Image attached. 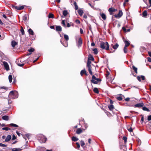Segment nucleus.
Listing matches in <instances>:
<instances>
[{"label": "nucleus", "instance_id": "nucleus-1", "mask_svg": "<svg viewBox=\"0 0 151 151\" xmlns=\"http://www.w3.org/2000/svg\"><path fill=\"white\" fill-rule=\"evenodd\" d=\"M9 96L11 98L14 99L18 97V93L17 91H11L9 93Z\"/></svg>", "mask_w": 151, "mask_h": 151}, {"label": "nucleus", "instance_id": "nucleus-2", "mask_svg": "<svg viewBox=\"0 0 151 151\" xmlns=\"http://www.w3.org/2000/svg\"><path fill=\"white\" fill-rule=\"evenodd\" d=\"M100 47L103 49L109 50V45L108 43L106 42H102L100 43Z\"/></svg>", "mask_w": 151, "mask_h": 151}, {"label": "nucleus", "instance_id": "nucleus-3", "mask_svg": "<svg viewBox=\"0 0 151 151\" xmlns=\"http://www.w3.org/2000/svg\"><path fill=\"white\" fill-rule=\"evenodd\" d=\"M46 138L44 135L40 134L38 137V139L41 143H45L46 140Z\"/></svg>", "mask_w": 151, "mask_h": 151}, {"label": "nucleus", "instance_id": "nucleus-4", "mask_svg": "<svg viewBox=\"0 0 151 151\" xmlns=\"http://www.w3.org/2000/svg\"><path fill=\"white\" fill-rule=\"evenodd\" d=\"M24 60L23 58H21L17 59L16 62L18 66L22 67L24 65Z\"/></svg>", "mask_w": 151, "mask_h": 151}, {"label": "nucleus", "instance_id": "nucleus-5", "mask_svg": "<svg viewBox=\"0 0 151 151\" xmlns=\"http://www.w3.org/2000/svg\"><path fill=\"white\" fill-rule=\"evenodd\" d=\"M82 44V41L81 38V37H79L78 39V44H77V46L78 48H80Z\"/></svg>", "mask_w": 151, "mask_h": 151}, {"label": "nucleus", "instance_id": "nucleus-6", "mask_svg": "<svg viewBox=\"0 0 151 151\" xmlns=\"http://www.w3.org/2000/svg\"><path fill=\"white\" fill-rule=\"evenodd\" d=\"M3 64L5 69L7 70H8L9 69V67L7 63L6 62H4Z\"/></svg>", "mask_w": 151, "mask_h": 151}, {"label": "nucleus", "instance_id": "nucleus-7", "mask_svg": "<svg viewBox=\"0 0 151 151\" xmlns=\"http://www.w3.org/2000/svg\"><path fill=\"white\" fill-rule=\"evenodd\" d=\"M137 78L138 80L139 81H141V78L142 80H144L145 79V77L144 76H137Z\"/></svg>", "mask_w": 151, "mask_h": 151}, {"label": "nucleus", "instance_id": "nucleus-8", "mask_svg": "<svg viewBox=\"0 0 151 151\" xmlns=\"http://www.w3.org/2000/svg\"><path fill=\"white\" fill-rule=\"evenodd\" d=\"M144 105L143 103H140L134 105V106L137 107H141L143 106Z\"/></svg>", "mask_w": 151, "mask_h": 151}, {"label": "nucleus", "instance_id": "nucleus-9", "mask_svg": "<svg viewBox=\"0 0 151 151\" xmlns=\"http://www.w3.org/2000/svg\"><path fill=\"white\" fill-rule=\"evenodd\" d=\"M24 6H15V8L17 10H20L23 9L24 8Z\"/></svg>", "mask_w": 151, "mask_h": 151}, {"label": "nucleus", "instance_id": "nucleus-10", "mask_svg": "<svg viewBox=\"0 0 151 151\" xmlns=\"http://www.w3.org/2000/svg\"><path fill=\"white\" fill-rule=\"evenodd\" d=\"M123 13L122 11L121 10H119L118 14H117V15L115 16V17H120L122 15Z\"/></svg>", "mask_w": 151, "mask_h": 151}, {"label": "nucleus", "instance_id": "nucleus-11", "mask_svg": "<svg viewBox=\"0 0 151 151\" xmlns=\"http://www.w3.org/2000/svg\"><path fill=\"white\" fill-rule=\"evenodd\" d=\"M12 138L11 136L10 135H8L7 136L6 139H5V141L6 142H7L9 141Z\"/></svg>", "mask_w": 151, "mask_h": 151}, {"label": "nucleus", "instance_id": "nucleus-12", "mask_svg": "<svg viewBox=\"0 0 151 151\" xmlns=\"http://www.w3.org/2000/svg\"><path fill=\"white\" fill-rule=\"evenodd\" d=\"M100 15L103 19H104V20H105L106 19V16L105 14H104V13H100Z\"/></svg>", "mask_w": 151, "mask_h": 151}, {"label": "nucleus", "instance_id": "nucleus-13", "mask_svg": "<svg viewBox=\"0 0 151 151\" xmlns=\"http://www.w3.org/2000/svg\"><path fill=\"white\" fill-rule=\"evenodd\" d=\"M56 30L57 31H61L62 30V27L60 26H56Z\"/></svg>", "mask_w": 151, "mask_h": 151}, {"label": "nucleus", "instance_id": "nucleus-14", "mask_svg": "<svg viewBox=\"0 0 151 151\" xmlns=\"http://www.w3.org/2000/svg\"><path fill=\"white\" fill-rule=\"evenodd\" d=\"M132 68L134 71L135 73L137 74V68L136 67L133 65H132Z\"/></svg>", "mask_w": 151, "mask_h": 151}, {"label": "nucleus", "instance_id": "nucleus-15", "mask_svg": "<svg viewBox=\"0 0 151 151\" xmlns=\"http://www.w3.org/2000/svg\"><path fill=\"white\" fill-rule=\"evenodd\" d=\"M94 60L93 56L91 55H89L88 58V60L93 61Z\"/></svg>", "mask_w": 151, "mask_h": 151}, {"label": "nucleus", "instance_id": "nucleus-16", "mask_svg": "<svg viewBox=\"0 0 151 151\" xmlns=\"http://www.w3.org/2000/svg\"><path fill=\"white\" fill-rule=\"evenodd\" d=\"M82 132V130L81 128H78L76 131V133L78 134H79Z\"/></svg>", "mask_w": 151, "mask_h": 151}, {"label": "nucleus", "instance_id": "nucleus-17", "mask_svg": "<svg viewBox=\"0 0 151 151\" xmlns=\"http://www.w3.org/2000/svg\"><path fill=\"white\" fill-rule=\"evenodd\" d=\"M116 10L115 9L112 8H109L108 10L110 12H114L116 11Z\"/></svg>", "mask_w": 151, "mask_h": 151}, {"label": "nucleus", "instance_id": "nucleus-18", "mask_svg": "<svg viewBox=\"0 0 151 151\" xmlns=\"http://www.w3.org/2000/svg\"><path fill=\"white\" fill-rule=\"evenodd\" d=\"M2 118L3 120L6 121H7L9 120V117L7 116H2Z\"/></svg>", "mask_w": 151, "mask_h": 151}, {"label": "nucleus", "instance_id": "nucleus-19", "mask_svg": "<svg viewBox=\"0 0 151 151\" xmlns=\"http://www.w3.org/2000/svg\"><path fill=\"white\" fill-rule=\"evenodd\" d=\"M7 126H10L11 127H18V126L17 125L13 123L10 124L9 125H7Z\"/></svg>", "mask_w": 151, "mask_h": 151}, {"label": "nucleus", "instance_id": "nucleus-20", "mask_svg": "<svg viewBox=\"0 0 151 151\" xmlns=\"http://www.w3.org/2000/svg\"><path fill=\"white\" fill-rule=\"evenodd\" d=\"M142 17H145L147 15V11L146 10H145L142 13Z\"/></svg>", "mask_w": 151, "mask_h": 151}, {"label": "nucleus", "instance_id": "nucleus-21", "mask_svg": "<svg viewBox=\"0 0 151 151\" xmlns=\"http://www.w3.org/2000/svg\"><path fill=\"white\" fill-rule=\"evenodd\" d=\"M17 44V42L14 40L12 41L11 43L13 47H15Z\"/></svg>", "mask_w": 151, "mask_h": 151}, {"label": "nucleus", "instance_id": "nucleus-22", "mask_svg": "<svg viewBox=\"0 0 151 151\" xmlns=\"http://www.w3.org/2000/svg\"><path fill=\"white\" fill-rule=\"evenodd\" d=\"M124 43L125 44V45L124 46L125 47H127L130 45L129 42L127 40L125 41Z\"/></svg>", "mask_w": 151, "mask_h": 151}, {"label": "nucleus", "instance_id": "nucleus-23", "mask_svg": "<svg viewBox=\"0 0 151 151\" xmlns=\"http://www.w3.org/2000/svg\"><path fill=\"white\" fill-rule=\"evenodd\" d=\"M78 12L80 16H81L83 13V11L81 9H79L78 10Z\"/></svg>", "mask_w": 151, "mask_h": 151}, {"label": "nucleus", "instance_id": "nucleus-24", "mask_svg": "<svg viewBox=\"0 0 151 151\" xmlns=\"http://www.w3.org/2000/svg\"><path fill=\"white\" fill-rule=\"evenodd\" d=\"M108 108L109 110L111 111H112L114 109V106L112 105H109L108 106Z\"/></svg>", "mask_w": 151, "mask_h": 151}, {"label": "nucleus", "instance_id": "nucleus-25", "mask_svg": "<svg viewBox=\"0 0 151 151\" xmlns=\"http://www.w3.org/2000/svg\"><path fill=\"white\" fill-rule=\"evenodd\" d=\"M72 140L73 141H76L78 140V139L76 137L73 136L72 137Z\"/></svg>", "mask_w": 151, "mask_h": 151}, {"label": "nucleus", "instance_id": "nucleus-26", "mask_svg": "<svg viewBox=\"0 0 151 151\" xmlns=\"http://www.w3.org/2000/svg\"><path fill=\"white\" fill-rule=\"evenodd\" d=\"M28 31L29 34L31 35H34V32L31 29H29Z\"/></svg>", "mask_w": 151, "mask_h": 151}, {"label": "nucleus", "instance_id": "nucleus-27", "mask_svg": "<svg viewBox=\"0 0 151 151\" xmlns=\"http://www.w3.org/2000/svg\"><path fill=\"white\" fill-rule=\"evenodd\" d=\"M100 80H93V79H92L91 80V82L93 83L96 84Z\"/></svg>", "mask_w": 151, "mask_h": 151}, {"label": "nucleus", "instance_id": "nucleus-28", "mask_svg": "<svg viewBox=\"0 0 151 151\" xmlns=\"http://www.w3.org/2000/svg\"><path fill=\"white\" fill-rule=\"evenodd\" d=\"M91 61L90 60H88L87 63V66L88 68H89V67H91Z\"/></svg>", "mask_w": 151, "mask_h": 151}, {"label": "nucleus", "instance_id": "nucleus-29", "mask_svg": "<svg viewBox=\"0 0 151 151\" xmlns=\"http://www.w3.org/2000/svg\"><path fill=\"white\" fill-rule=\"evenodd\" d=\"M68 12L67 10H64L63 12V15L64 16H66L68 14Z\"/></svg>", "mask_w": 151, "mask_h": 151}, {"label": "nucleus", "instance_id": "nucleus-30", "mask_svg": "<svg viewBox=\"0 0 151 151\" xmlns=\"http://www.w3.org/2000/svg\"><path fill=\"white\" fill-rule=\"evenodd\" d=\"M93 91L95 93H99L98 89L96 88H95L93 90Z\"/></svg>", "mask_w": 151, "mask_h": 151}, {"label": "nucleus", "instance_id": "nucleus-31", "mask_svg": "<svg viewBox=\"0 0 151 151\" xmlns=\"http://www.w3.org/2000/svg\"><path fill=\"white\" fill-rule=\"evenodd\" d=\"M93 52L96 55L97 54L98 51L97 48L93 49Z\"/></svg>", "mask_w": 151, "mask_h": 151}, {"label": "nucleus", "instance_id": "nucleus-32", "mask_svg": "<svg viewBox=\"0 0 151 151\" xmlns=\"http://www.w3.org/2000/svg\"><path fill=\"white\" fill-rule=\"evenodd\" d=\"M119 46V45L118 43H116L115 45L113 46V48L115 50L117 49Z\"/></svg>", "mask_w": 151, "mask_h": 151}, {"label": "nucleus", "instance_id": "nucleus-33", "mask_svg": "<svg viewBox=\"0 0 151 151\" xmlns=\"http://www.w3.org/2000/svg\"><path fill=\"white\" fill-rule=\"evenodd\" d=\"M12 79V77L11 75H9V80L10 83H11Z\"/></svg>", "mask_w": 151, "mask_h": 151}, {"label": "nucleus", "instance_id": "nucleus-34", "mask_svg": "<svg viewBox=\"0 0 151 151\" xmlns=\"http://www.w3.org/2000/svg\"><path fill=\"white\" fill-rule=\"evenodd\" d=\"M74 6H75V9L76 10H77L78 9V6L77 4L76 3V2H74L73 3Z\"/></svg>", "mask_w": 151, "mask_h": 151}, {"label": "nucleus", "instance_id": "nucleus-35", "mask_svg": "<svg viewBox=\"0 0 151 151\" xmlns=\"http://www.w3.org/2000/svg\"><path fill=\"white\" fill-rule=\"evenodd\" d=\"M142 109L144 111H150L145 106L143 107L142 108Z\"/></svg>", "mask_w": 151, "mask_h": 151}, {"label": "nucleus", "instance_id": "nucleus-36", "mask_svg": "<svg viewBox=\"0 0 151 151\" xmlns=\"http://www.w3.org/2000/svg\"><path fill=\"white\" fill-rule=\"evenodd\" d=\"M88 71L89 72V73L91 75H93L92 72L91 71V67H89V68H88Z\"/></svg>", "mask_w": 151, "mask_h": 151}, {"label": "nucleus", "instance_id": "nucleus-37", "mask_svg": "<svg viewBox=\"0 0 151 151\" xmlns=\"http://www.w3.org/2000/svg\"><path fill=\"white\" fill-rule=\"evenodd\" d=\"M88 71L89 72V73L91 75H93L92 72L91 71V67H89V68H88Z\"/></svg>", "mask_w": 151, "mask_h": 151}, {"label": "nucleus", "instance_id": "nucleus-38", "mask_svg": "<svg viewBox=\"0 0 151 151\" xmlns=\"http://www.w3.org/2000/svg\"><path fill=\"white\" fill-rule=\"evenodd\" d=\"M21 149L20 148H14L12 149V151H19L21 150Z\"/></svg>", "mask_w": 151, "mask_h": 151}, {"label": "nucleus", "instance_id": "nucleus-39", "mask_svg": "<svg viewBox=\"0 0 151 151\" xmlns=\"http://www.w3.org/2000/svg\"><path fill=\"white\" fill-rule=\"evenodd\" d=\"M86 71L85 69L82 70L81 72V76H82L83 75V74H85V73H86Z\"/></svg>", "mask_w": 151, "mask_h": 151}, {"label": "nucleus", "instance_id": "nucleus-40", "mask_svg": "<svg viewBox=\"0 0 151 151\" xmlns=\"http://www.w3.org/2000/svg\"><path fill=\"white\" fill-rule=\"evenodd\" d=\"M64 38L66 41H68L69 40V37L68 35L65 34L64 35Z\"/></svg>", "mask_w": 151, "mask_h": 151}, {"label": "nucleus", "instance_id": "nucleus-41", "mask_svg": "<svg viewBox=\"0 0 151 151\" xmlns=\"http://www.w3.org/2000/svg\"><path fill=\"white\" fill-rule=\"evenodd\" d=\"M48 17L49 18H54V15L53 14L50 13L48 15Z\"/></svg>", "mask_w": 151, "mask_h": 151}, {"label": "nucleus", "instance_id": "nucleus-42", "mask_svg": "<svg viewBox=\"0 0 151 151\" xmlns=\"http://www.w3.org/2000/svg\"><path fill=\"white\" fill-rule=\"evenodd\" d=\"M80 143H81V146L82 147H83V146L85 144L84 141L83 140H81L80 142Z\"/></svg>", "mask_w": 151, "mask_h": 151}, {"label": "nucleus", "instance_id": "nucleus-43", "mask_svg": "<svg viewBox=\"0 0 151 151\" xmlns=\"http://www.w3.org/2000/svg\"><path fill=\"white\" fill-rule=\"evenodd\" d=\"M123 139L124 142V143H126L127 141V138L125 136H124L123 137Z\"/></svg>", "mask_w": 151, "mask_h": 151}, {"label": "nucleus", "instance_id": "nucleus-44", "mask_svg": "<svg viewBox=\"0 0 151 151\" xmlns=\"http://www.w3.org/2000/svg\"><path fill=\"white\" fill-rule=\"evenodd\" d=\"M35 50L33 48H31L30 49H29L28 51L30 52H34Z\"/></svg>", "mask_w": 151, "mask_h": 151}, {"label": "nucleus", "instance_id": "nucleus-45", "mask_svg": "<svg viewBox=\"0 0 151 151\" xmlns=\"http://www.w3.org/2000/svg\"><path fill=\"white\" fill-rule=\"evenodd\" d=\"M92 78V79H93V80H100V79L99 78H96L94 75H93Z\"/></svg>", "mask_w": 151, "mask_h": 151}, {"label": "nucleus", "instance_id": "nucleus-46", "mask_svg": "<svg viewBox=\"0 0 151 151\" xmlns=\"http://www.w3.org/2000/svg\"><path fill=\"white\" fill-rule=\"evenodd\" d=\"M21 32L22 35H24V31L23 28L22 27H21Z\"/></svg>", "mask_w": 151, "mask_h": 151}, {"label": "nucleus", "instance_id": "nucleus-47", "mask_svg": "<svg viewBox=\"0 0 151 151\" xmlns=\"http://www.w3.org/2000/svg\"><path fill=\"white\" fill-rule=\"evenodd\" d=\"M2 129L3 130H5L6 131H8L9 130H10V128L6 127H4L2 128Z\"/></svg>", "mask_w": 151, "mask_h": 151}, {"label": "nucleus", "instance_id": "nucleus-48", "mask_svg": "<svg viewBox=\"0 0 151 151\" xmlns=\"http://www.w3.org/2000/svg\"><path fill=\"white\" fill-rule=\"evenodd\" d=\"M127 129L129 131V132H132L133 131V129L131 127H129V128L127 127Z\"/></svg>", "mask_w": 151, "mask_h": 151}, {"label": "nucleus", "instance_id": "nucleus-49", "mask_svg": "<svg viewBox=\"0 0 151 151\" xmlns=\"http://www.w3.org/2000/svg\"><path fill=\"white\" fill-rule=\"evenodd\" d=\"M127 47H124V52L126 53L127 52Z\"/></svg>", "mask_w": 151, "mask_h": 151}, {"label": "nucleus", "instance_id": "nucleus-50", "mask_svg": "<svg viewBox=\"0 0 151 151\" xmlns=\"http://www.w3.org/2000/svg\"><path fill=\"white\" fill-rule=\"evenodd\" d=\"M62 24L63 25V26L65 27H66V25L65 23V20H63L62 22Z\"/></svg>", "mask_w": 151, "mask_h": 151}, {"label": "nucleus", "instance_id": "nucleus-51", "mask_svg": "<svg viewBox=\"0 0 151 151\" xmlns=\"http://www.w3.org/2000/svg\"><path fill=\"white\" fill-rule=\"evenodd\" d=\"M0 89H4L5 90L7 89V88L5 86H1L0 87Z\"/></svg>", "mask_w": 151, "mask_h": 151}, {"label": "nucleus", "instance_id": "nucleus-52", "mask_svg": "<svg viewBox=\"0 0 151 151\" xmlns=\"http://www.w3.org/2000/svg\"><path fill=\"white\" fill-rule=\"evenodd\" d=\"M0 146L1 147H6L7 145L2 143H0Z\"/></svg>", "mask_w": 151, "mask_h": 151}, {"label": "nucleus", "instance_id": "nucleus-53", "mask_svg": "<svg viewBox=\"0 0 151 151\" xmlns=\"http://www.w3.org/2000/svg\"><path fill=\"white\" fill-rule=\"evenodd\" d=\"M117 99L119 101H121L122 99V98L121 96L118 97Z\"/></svg>", "mask_w": 151, "mask_h": 151}, {"label": "nucleus", "instance_id": "nucleus-54", "mask_svg": "<svg viewBox=\"0 0 151 151\" xmlns=\"http://www.w3.org/2000/svg\"><path fill=\"white\" fill-rule=\"evenodd\" d=\"M76 145L77 146V148L78 149H79V148L80 147V145L78 143V142H76Z\"/></svg>", "mask_w": 151, "mask_h": 151}, {"label": "nucleus", "instance_id": "nucleus-55", "mask_svg": "<svg viewBox=\"0 0 151 151\" xmlns=\"http://www.w3.org/2000/svg\"><path fill=\"white\" fill-rule=\"evenodd\" d=\"M147 119L148 121H150L151 120V115H150L148 116L147 118Z\"/></svg>", "mask_w": 151, "mask_h": 151}, {"label": "nucleus", "instance_id": "nucleus-56", "mask_svg": "<svg viewBox=\"0 0 151 151\" xmlns=\"http://www.w3.org/2000/svg\"><path fill=\"white\" fill-rule=\"evenodd\" d=\"M122 29L125 32H127V30L124 27H122Z\"/></svg>", "mask_w": 151, "mask_h": 151}, {"label": "nucleus", "instance_id": "nucleus-57", "mask_svg": "<svg viewBox=\"0 0 151 151\" xmlns=\"http://www.w3.org/2000/svg\"><path fill=\"white\" fill-rule=\"evenodd\" d=\"M76 22L77 23V24H80V21L78 19H76Z\"/></svg>", "mask_w": 151, "mask_h": 151}, {"label": "nucleus", "instance_id": "nucleus-58", "mask_svg": "<svg viewBox=\"0 0 151 151\" xmlns=\"http://www.w3.org/2000/svg\"><path fill=\"white\" fill-rule=\"evenodd\" d=\"M16 137L15 136V135H13V136H12V140H14L15 139H16Z\"/></svg>", "mask_w": 151, "mask_h": 151}, {"label": "nucleus", "instance_id": "nucleus-59", "mask_svg": "<svg viewBox=\"0 0 151 151\" xmlns=\"http://www.w3.org/2000/svg\"><path fill=\"white\" fill-rule=\"evenodd\" d=\"M16 133L19 136H20V134H21L20 133H19L18 132V131H17L16 132Z\"/></svg>", "mask_w": 151, "mask_h": 151}, {"label": "nucleus", "instance_id": "nucleus-60", "mask_svg": "<svg viewBox=\"0 0 151 151\" xmlns=\"http://www.w3.org/2000/svg\"><path fill=\"white\" fill-rule=\"evenodd\" d=\"M80 33L81 34L83 33V30L81 28L80 29Z\"/></svg>", "mask_w": 151, "mask_h": 151}, {"label": "nucleus", "instance_id": "nucleus-61", "mask_svg": "<svg viewBox=\"0 0 151 151\" xmlns=\"http://www.w3.org/2000/svg\"><path fill=\"white\" fill-rule=\"evenodd\" d=\"M91 139L89 138L88 139V142L89 144H91Z\"/></svg>", "mask_w": 151, "mask_h": 151}, {"label": "nucleus", "instance_id": "nucleus-62", "mask_svg": "<svg viewBox=\"0 0 151 151\" xmlns=\"http://www.w3.org/2000/svg\"><path fill=\"white\" fill-rule=\"evenodd\" d=\"M83 18H85V19H87V16L86 15V14H84V15H83Z\"/></svg>", "mask_w": 151, "mask_h": 151}, {"label": "nucleus", "instance_id": "nucleus-63", "mask_svg": "<svg viewBox=\"0 0 151 151\" xmlns=\"http://www.w3.org/2000/svg\"><path fill=\"white\" fill-rule=\"evenodd\" d=\"M129 98H126L125 99V100L126 101H128L129 100Z\"/></svg>", "mask_w": 151, "mask_h": 151}, {"label": "nucleus", "instance_id": "nucleus-64", "mask_svg": "<svg viewBox=\"0 0 151 151\" xmlns=\"http://www.w3.org/2000/svg\"><path fill=\"white\" fill-rule=\"evenodd\" d=\"M148 60L150 62H151V58H148Z\"/></svg>", "mask_w": 151, "mask_h": 151}]
</instances>
